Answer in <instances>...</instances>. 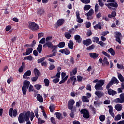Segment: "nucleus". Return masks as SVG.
I'll use <instances>...</instances> for the list:
<instances>
[{"label":"nucleus","instance_id":"1","mask_svg":"<svg viewBox=\"0 0 124 124\" xmlns=\"http://www.w3.org/2000/svg\"><path fill=\"white\" fill-rule=\"evenodd\" d=\"M30 115L31 112L28 111L26 113H20L18 116V121L20 124H24L25 121L27 122L26 124H31L30 121Z\"/></svg>","mask_w":124,"mask_h":124},{"label":"nucleus","instance_id":"2","mask_svg":"<svg viewBox=\"0 0 124 124\" xmlns=\"http://www.w3.org/2000/svg\"><path fill=\"white\" fill-rule=\"evenodd\" d=\"M104 82H105L104 80H98V79L94 80L93 81V83H97L94 87L95 90H98V91H103V87H102V86L104 85Z\"/></svg>","mask_w":124,"mask_h":124},{"label":"nucleus","instance_id":"3","mask_svg":"<svg viewBox=\"0 0 124 124\" xmlns=\"http://www.w3.org/2000/svg\"><path fill=\"white\" fill-rule=\"evenodd\" d=\"M115 0H107V2H111L109 3H106L105 5L109 8V9H112L113 10H115V8H113L112 7H115L117 8L118 5L117 2L115 1Z\"/></svg>","mask_w":124,"mask_h":124},{"label":"nucleus","instance_id":"4","mask_svg":"<svg viewBox=\"0 0 124 124\" xmlns=\"http://www.w3.org/2000/svg\"><path fill=\"white\" fill-rule=\"evenodd\" d=\"M28 28L31 31H37V30H39V26L35 23V22H30Z\"/></svg>","mask_w":124,"mask_h":124},{"label":"nucleus","instance_id":"5","mask_svg":"<svg viewBox=\"0 0 124 124\" xmlns=\"http://www.w3.org/2000/svg\"><path fill=\"white\" fill-rule=\"evenodd\" d=\"M114 37L116 38V41L121 44V38L122 37V33L119 31H116L114 32Z\"/></svg>","mask_w":124,"mask_h":124},{"label":"nucleus","instance_id":"6","mask_svg":"<svg viewBox=\"0 0 124 124\" xmlns=\"http://www.w3.org/2000/svg\"><path fill=\"white\" fill-rule=\"evenodd\" d=\"M18 112H17V110L16 109H14L13 108H10L9 110V115L10 116V117H11V118H12V117H16V116H17Z\"/></svg>","mask_w":124,"mask_h":124},{"label":"nucleus","instance_id":"7","mask_svg":"<svg viewBox=\"0 0 124 124\" xmlns=\"http://www.w3.org/2000/svg\"><path fill=\"white\" fill-rule=\"evenodd\" d=\"M80 113L83 114V118H85V119H89L90 118V114L88 110L86 109H81Z\"/></svg>","mask_w":124,"mask_h":124},{"label":"nucleus","instance_id":"8","mask_svg":"<svg viewBox=\"0 0 124 124\" xmlns=\"http://www.w3.org/2000/svg\"><path fill=\"white\" fill-rule=\"evenodd\" d=\"M76 16L77 17V22H78V23H83V22H84L83 19L80 17V12H79V11H77L76 12Z\"/></svg>","mask_w":124,"mask_h":124},{"label":"nucleus","instance_id":"9","mask_svg":"<svg viewBox=\"0 0 124 124\" xmlns=\"http://www.w3.org/2000/svg\"><path fill=\"white\" fill-rule=\"evenodd\" d=\"M75 103V101L73 99H70L68 103V108L69 110H72L73 105Z\"/></svg>","mask_w":124,"mask_h":124},{"label":"nucleus","instance_id":"10","mask_svg":"<svg viewBox=\"0 0 124 124\" xmlns=\"http://www.w3.org/2000/svg\"><path fill=\"white\" fill-rule=\"evenodd\" d=\"M61 77V72H58L56 74V78L53 80V83L55 84H57L58 82L60 81V78Z\"/></svg>","mask_w":124,"mask_h":124},{"label":"nucleus","instance_id":"11","mask_svg":"<svg viewBox=\"0 0 124 124\" xmlns=\"http://www.w3.org/2000/svg\"><path fill=\"white\" fill-rule=\"evenodd\" d=\"M46 45H47V47L48 48H52V49H57L58 48V46H54L53 45V44H52V42H47L46 43Z\"/></svg>","mask_w":124,"mask_h":124},{"label":"nucleus","instance_id":"12","mask_svg":"<svg viewBox=\"0 0 124 124\" xmlns=\"http://www.w3.org/2000/svg\"><path fill=\"white\" fill-rule=\"evenodd\" d=\"M108 108H109L108 112L109 114L113 118H115V113L113 112V107L112 106H108Z\"/></svg>","mask_w":124,"mask_h":124},{"label":"nucleus","instance_id":"13","mask_svg":"<svg viewBox=\"0 0 124 124\" xmlns=\"http://www.w3.org/2000/svg\"><path fill=\"white\" fill-rule=\"evenodd\" d=\"M59 52L62 53V54H65V55H69L70 54V51L67 48L61 49L59 50Z\"/></svg>","mask_w":124,"mask_h":124},{"label":"nucleus","instance_id":"14","mask_svg":"<svg viewBox=\"0 0 124 124\" xmlns=\"http://www.w3.org/2000/svg\"><path fill=\"white\" fill-rule=\"evenodd\" d=\"M89 56L90 58H92V59H94L95 60V59H97L98 58V56H99V54L96 53H90Z\"/></svg>","mask_w":124,"mask_h":124},{"label":"nucleus","instance_id":"15","mask_svg":"<svg viewBox=\"0 0 124 124\" xmlns=\"http://www.w3.org/2000/svg\"><path fill=\"white\" fill-rule=\"evenodd\" d=\"M95 94L99 98L102 97L104 95V93L99 91H97L95 92Z\"/></svg>","mask_w":124,"mask_h":124},{"label":"nucleus","instance_id":"16","mask_svg":"<svg viewBox=\"0 0 124 124\" xmlns=\"http://www.w3.org/2000/svg\"><path fill=\"white\" fill-rule=\"evenodd\" d=\"M83 43L84 45H86V46H89V45H91V44H92V40L88 39L86 40H84L83 41Z\"/></svg>","mask_w":124,"mask_h":124},{"label":"nucleus","instance_id":"17","mask_svg":"<svg viewBox=\"0 0 124 124\" xmlns=\"http://www.w3.org/2000/svg\"><path fill=\"white\" fill-rule=\"evenodd\" d=\"M32 48H28L26 49V53H23L24 56H28L32 52Z\"/></svg>","mask_w":124,"mask_h":124},{"label":"nucleus","instance_id":"18","mask_svg":"<svg viewBox=\"0 0 124 124\" xmlns=\"http://www.w3.org/2000/svg\"><path fill=\"white\" fill-rule=\"evenodd\" d=\"M31 70H28L26 72L24 73L23 77V78L27 79V77L31 76Z\"/></svg>","mask_w":124,"mask_h":124},{"label":"nucleus","instance_id":"19","mask_svg":"<svg viewBox=\"0 0 124 124\" xmlns=\"http://www.w3.org/2000/svg\"><path fill=\"white\" fill-rule=\"evenodd\" d=\"M74 37L75 40H76L78 43H81L82 39H81V36H80V35H76Z\"/></svg>","mask_w":124,"mask_h":124},{"label":"nucleus","instance_id":"20","mask_svg":"<svg viewBox=\"0 0 124 124\" xmlns=\"http://www.w3.org/2000/svg\"><path fill=\"white\" fill-rule=\"evenodd\" d=\"M64 23V19H60L57 22V25L58 26H62V25H63Z\"/></svg>","mask_w":124,"mask_h":124},{"label":"nucleus","instance_id":"21","mask_svg":"<svg viewBox=\"0 0 124 124\" xmlns=\"http://www.w3.org/2000/svg\"><path fill=\"white\" fill-rule=\"evenodd\" d=\"M115 108L117 111H121L122 109V105L121 104H118L115 106Z\"/></svg>","mask_w":124,"mask_h":124},{"label":"nucleus","instance_id":"22","mask_svg":"<svg viewBox=\"0 0 124 124\" xmlns=\"http://www.w3.org/2000/svg\"><path fill=\"white\" fill-rule=\"evenodd\" d=\"M94 13V11H93V9H91L87 13L85 14V15L88 16H92V15H93Z\"/></svg>","mask_w":124,"mask_h":124},{"label":"nucleus","instance_id":"23","mask_svg":"<svg viewBox=\"0 0 124 124\" xmlns=\"http://www.w3.org/2000/svg\"><path fill=\"white\" fill-rule=\"evenodd\" d=\"M108 93L110 95H111H111H115V94L117 93V92H116V91H113L112 89H108Z\"/></svg>","mask_w":124,"mask_h":124},{"label":"nucleus","instance_id":"24","mask_svg":"<svg viewBox=\"0 0 124 124\" xmlns=\"http://www.w3.org/2000/svg\"><path fill=\"white\" fill-rule=\"evenodd\" d=\"M111 84L113 85V84H119V80L117 79V78L115 77L112 78L111 80Z\"/></svg>","mask_w":124,"mask_h":124},{"label":"nucleus","instance_id":"25","mask_svg":"<svg viewBox=\"0 0 124 124\" xmlns=\"http://www.w3.org/2000/svg\"><path fill=\"white\" fill-rule=\"evenodd\" d=\"M37 100L39 102H42L43 101V98L42 97V96L40 95V94H38L37 95Z\"/></svg>","mask_w":124,"mask_h":124},{"label":"nucleus","instance_id":"26","mask_svg":"<svg viewBox=\"0 0 124 124\" xmlns=\"http://www.w3.org/2000/svg\"><path fill=\"white\" fill-rule=\"evenodd\" d=\"M118 78L119 79L120 81L121 82H124V77H123V76L122 75V74L118 73Z\"/></svg>","mask_w":124,"mask_h":124},{"label":"nucleus","instance_id":"27","mask_svg":"<svg viewBox=\"0 0 124 124\" xmlns=\"http://www.w3.org/2000/svg\"><path fill=\"white\" fill-rule=\"evenodd\" d=\"M77 73V68H75L73 69V70L70 72V76H72V75H76Z\"/></svg>","mask_w":124,"mask_h":124},{"label":"nucleus","instance_id":"28","mask_svg":"<svg viewBox=\"0 0 124 124\" xmlns=\"http://www.w3.org/2000/svg\"><path fill=\"white\" fill-rule=\"evenodd\" d=\"M30 84H31V82L30 81L27 80H25L23 82V86L26 87V88H29V86H30Z\"/></svg>","mask_w":124,"mask_h":124},{"label":"nucleus","instance_id":"29","mask_svg":"<svg viewBox=\"0 0 124 124\" xmlns=\"http://www.w3.org/2000/svg\"><path fill=\"white\" fill-rule=\"evenodd\" d=\"M117 15V13L113 11L111 13V15H108V18H113L114 17H116V16Z\"/></svg>","mask_w":124,"mask_h":124},{"label":"nucleus","instance_id":"30","mask_svg":"<svg viewBox=\"0 0 124 124\" xmlns=\"http://www.w3.org/2000/svg\"><path fill=\"white\" fill-rule=\"evenodd\" d=\"M108 51L109 52L111 56H115V54H116V53L115 52V50H114V49H113L112 47L108 49Z\"/></svg>","mask_w":124,"mask_h":124},{"label":"nucleus","instance_id":"31","mask_svg":"<svg viewBox=\"0 0 124 124\" xmlns=\"http://www.w3.org/2000/svg\"><path fill=\"white\" fill-rule=\"evenodd\" d=\"M34 74L35 75V76H37L38 77L40 75V72H39V70H38L37 69H34Z\"/></svg>","mask_w":124,"mask_h":124},{"label":"nucleus","instance_id":"32","mask_svg":"<svg viewBox=\"0 0 124 124\" xmlns=\"http://www.w3.org/2000/svg\"><path fill=\"white\" fill-rule=\"evenodd\" d=\"M49 110L51 113H53L55 110V105L51 104L49 106Z\"/></svg>","mask_w":124,"mask_h":124},{"label":"nucleus","instance_id":"33","mask_svg":"<svg viewBox=\"0 0 124 124\" xmlns=\"http://www.w3.org/2000/svg\"><path fill=\"white\" fill-rule=\"evenodd\" d=\"M93 28L94 29H95V30H97V29L101 30V23L99 22L98 24H96V25L94 26Z\"/></svg>","mask_w":124,"mask_h":124},{"label":"nucleus","instance_id":"34","mask_svg":"<svg viewBox=\"0 0 124 124\" xmlns=\"http://www.w3.org/2000/svg\"><path fill=\"white\" fill-rule=\"evenodd\" d=\"M44 82L46 87H49V84H50V81H49V79L45 78L44 80Z\"/></svg>","mask_w":124,"mask_h":124},{"label":"nucleus","instance_id":"35","mask_svg":"<svg viewBox=\"0 0 124 124\" xmlns=\"http://www.w3.org/2000/svg\"><path fill=\"white\" fill-rule=\"evenodd\" d=\"M73 45H74L73 41L70 40L69 41V43L68 44V46L69 49H73Z\"/></svg>","mask_w":124,"mask_h":124},{"label":"nucleus","instance_id":"36","mask_svg":"<svg viewBox=\"0 0 124 124\" xmlns=\"http://www.w3.org/2000/svg\"><path fill=\"white\" fill-rule=\"evenodd\" d=\"M58 46L59 48H63L65 46V43L64 42H60Z\"/></svg>","mask_w":124,"mask_h":124},{"label":"nucleus","instance_id":"37","mask_svg":"<svg viewBox=\"0 0 124 124\" xmlns=\"http://www.w3.org/2000/svg\"><path fill=\"white\" fill-rule=\"evenodd\" d=\"M88 98H88L87 96H83L82 97V100L83 102H89V99Z\"/></svg>","mask_w":124,"mask_h":124},{"label":"nucleus","instance_id":"38","mask_svg":"<svg viewBox=\"0 0 124 124\" xmlns=\"http://www.w3.org/2000/svg\"><path fill=\"white\" fill-rule=\"evenodd\" d=\"M114 101L116 103H123V102H124V101L120 98L115 99Z\"/></svg>","mask_w":124,"mask_h":124},{"label":"nucleus","instance_id":"39","mask_svg":"<svg viewBox=\"0 0 124 124\" xmlns=\"http://www.w3.org/2000/svg\"><path fill=\"white\" fill-rule=\"evenodd\" d=\"M91 9V5H85L84 7V10L87 11L88 10H90Z\"/></svg>","mask_w":124,"mask_h":124},{"label":"nucleus","instance_id":"40","mask_svg":"<svg viewBox=\"0 0 124 124\" xmlns=\"http://www.w3.org/2000/svg\"><path fill=\"white\" fill-rule=\"evenodd\" d=\"M37 50L40 54V53H41V51H42V45H39L38 47L37 48Z\"/></svg>","mask_w":124,"mask_h":124},{"label":"nucleus","instance_id":"41","mask_svg":"<svg viewBox=\"0 0 124 124\" xmlns=\"http://www.w3.org/2000/svg\"><path fill=\"white\" fill-rule=\"evenodd\" d=\"M51 40H53V37L52 36H48L46 38V42H50Z\"/></svg>","mask_w":124,"mask_h":124},{"label":"nucleus","instance_id":"42","mask_svg":"<svg viewBox=\"0 0 124 124\" xmlns=\"http://www.w3.org/2000/svg\"><path fill=\"white\" fill-rule=\"evenodd\" d=\"M55 115H56V118H57V119H58L59 120H60V119L62 118V114L61 113L56 112L55 113Z\"/></svg>","mask_w":124,"mask_h":124},{"label":"nucleus","instance_id":"43","mask_svg":"<svg viewBox=\"0 0 124 124\" xmlns=\"http://www.w3.org/2000/svg\"><path fill=\"white\" fill-rule=\"evenodd\" d=\"M93 42H96V43H98V41H99V38L97 37H94L93 38Z\"/></svg>","mask_w":124,"mask_h":124},{"label":"nucleus","instance_id":"44","mask_svg":"<svg viewBox=\"0 0 124 124\" xmlns=\"http://www.w3.org/2000/svg\"><path fill=\"white\" fill-rule=\"evenodd\" d=\"M27 89H28V87H26V86H23L22 87V92L24 95L26 94L27 93Z\"/></svg>","mask_w":124,"mask_h":124},{"label":"nucleus","instance_id":"45","mask_svg":"<svg viewBox=\"0 0 124 124\" xmlns=\"http://www.w3.org/2000/svg\"><path fill=\"white\" fill-rule=\"evenodd\" d=\"M65 36L66 38H67V39H70V37H71V35L68 32H65Z\"/></svg>","mask_w":124,"mask_h":124},{"label":"nucleus","instance_id":"46","mask_svg":"<svg viewBox=\"0 0 124 124\" xmlns=\"http://www.w3.org/2000/svg\"><path fill=\"white\" fill-rule=\"evenodd\" d=\"M121 119H122L121 114H118L116 116H115L114 120L115 121H120Z\"/></svg>","mask_w":124,"mask_h":124},{"label":"nucleus","instance_id":"47","mask_svg":"<svg viewBox=\"0 0 124 124\" xmlns=\"http://www.w3.org/2000/svg\"><path fill=\"white\" fill-rule=\"evenodd\" d=\"M103 62L105 64H107V65H109V62H108V60H107V58L105 57L104 58Z\"/></svg>","mask_w":124,"mask_h":124},{"label":"nucleus","instance_id":"48","mask_svg":"<svg viewBox=\"0 0 124 124\" xmlns=\"http://www.w3.org/2000/svg\"><path fill=\"white\" fill-rule=\"evenodd\" d=\"M42 86L40 84H36L34 85V88L36 89V90H40V88H42Z\"/></svg>","mask_w":124,"mask_h":124},{"label":"nucleus","instance_id":"49","mask_svg":"<svg viewBox=\"0 0 124 124\" xmlns=\"http://www.w3.org/2000/svg\"><path fill=\"white\" fill-rule=\"evenodd\" d=\"M99 119L101 122H104V121H105V116L102 115L99 117Z\"/></svg>","mask_w":124,"mask_h":124},{"label":"nucleus","instance_id":"50","mask_svg":"<svg viewBox=\"0 0 124 124\" xmlns=\"http://www.w3.org/2000/svg\"><path fill=\"white\" fill-rule=\"evenodd\" d=\"M47 58V56L46 57H43L38 60V63H40V62H42L44 61H45V59Z\"/></svg>","mask_w":124,"mask_h":124},{"label":"nucleus","instance_id":"51","mask_svg":"<svg viewBox=\"0 0 124 124\" xmlns=\"http://www.w3.org/2000/svg\"><path fill=\"white\" fill-rule=\"evenodd\" d=\"M38 13L39 15H42L44 13V10L43 9H40L38 11Z\"/></svg>","mask_w":124,"mask_h":124},{"label":"nucleus","instance_id":"52","mask_svg":"<svg viewBox=\"0 0 124 124\" xmlns=\"http://www.w3.org/2000/svg\"><path fill=\"white\" fill-rule=\"evenodd\" d=\"M117 68H119V69H123L124 68V65L123 64H120L119 63L117 64Z\"/></svg>","mask_w":124,"mask_h":124},{"label":"nucleus","instance_id":"53","mask_svg":"<svg viewBox=\"0 0 124 124\" xmlns=\"http://www.w3.org/2000/svg\"><path fill=\"white\" fill-rule=\"evenodd\" d=\"M102 53L104 55V56H106V57H108V58L109 59H110V55H109L108 53H107V52H105V51H102Z\"/></svg>","mask_w":124,"mask_h":124},{"label":"nucleus","instance_id":"54","mask_svg":"<svg viewBox=\"0 0 124 124\" xmlns=\"http://www.w3.org/2000/svg\"><path fill=\"white\" fill-rule=\"evenodd\" d=\"M55 67H56L54 64H50L48 67V69H49V70H53V69H55Z\"/></svg>","mask_w":124,"mask_h":124},{"label":"nucleus","instance_id":"55","mask_svg":"<svg viewBox=\"0 0 124 124\" xmlns=\"http://www.w3.org/2000/svg\"><path fill=\"white\" fill-rule=\"evenodd\" d=\"M25 67V65H24V62L22 63V65L21 66V67L20 68H19L18 69V71L19 72L22 73L23 72V69L24 68V67Z\"/></svg>","mask_w":124,"mask_h":124},{"label":"nucleus","instance_id":"56","mask_svg":"<svg viewBox=\"0 0 124 124\" xmlns=\"http://www.w3.org/2000/svg\"><path fill=\"white\" fill-rule=\"evenodd\" d=\"M94 48V45H92L90 46L87 47V50H93V49Z\"/></svg>","mask_w":124,"mask_h":124},{"label":"nucleus","instance_id":"57","mask_svg":"<svg viewBox=\"0 0 124 124\" xmlns=\"http://www.w3.org/2000/svg\"><path fill=\"white\" fill-rule=\"evenodd\" d=\"M24 60H28V61H31L32 60V57L30 55L24 58Z\"/></svg>","mask_w":124,"mask_h":124},{"label":"nucleus","instance_id":"58","mask_svg":"<svg viewBox=\"0 0 124 124\" xmlns=\"http://www.w3.org/2000/svg\"><path fill=\"white\" fill-rule=\"evenodd\" d=\"M83 3H90L91 2V0H80Z\"/></svg>","mask_w":124,"mask_h":124},{"label":"nucleus","instance_id":"59","mask_svg":"<svg viewBox=\"0 0 124 124\" xmlns=\"http://www.w3.org/2000/svg\"><path fill=\"white\" fill-rule=\"evenodd\" d=\"M108 33H109V31H103V32H101V35L105 36V35H107V34H108Z\"/></svg>","mask_w":124,"mask_h":124},{"label":"nucleus","instance_id":"60","mask_svg":"<svg viewBox=\"0 0 124 124\" xmlns=\"http://www.w3.org/2000/svg\"><path fill=\"white\" fill-rule=\"evenodd\" d=\"M99 7L98 4L96 3L95 6V12H98Z\"/></svg>","mask_w":124,"mask_h":124},{"label":"nucleus","instance_id":"61","mask_svg":"<svg viewBox=\"0 0 124 124\" xmlns=\"http://www.w3.org/2000/svg\"><path fill=\"white\" fill-rule=\"evenodd\" d=\"M77 78H78V82H81V81H82V80H83V77H82L80 76H78L77 77Z\"/></svg>","mask_w":124,"mask_h":124},{"label":"nucleus","instance_id":"62","mask_svg":"<svg viewBox=\"0 0 124 124\" xmlns=\"http://www.w3.org/2000/svg\"><path fill=\"white\" fill-rule=\"evenodd\" d=\"M33 91V86L31 85H30L29 88V92H31Z\"/></svg>","mask_w":124,"mask_h":124},{"label":"nucleus","instance_id":"63","mask_svg":"<svg viewBox=\"0 0 124 124\" xmlns=\"http://www.w3.org/2000/svg\"><path fill=\"white\" fill-rule=\"evenodd\" d=\"M41 44H44L45 43V38H43L39 42Z\"/></svg>","mask_w":124,"mask_h":124},{"label":"nucleus","instance_id":"64","mask_svg":"<svg viewBox=\"0 0 124 124\" xmlns=\"http://www.w3.org/2000/svg\"><path fill=\"white\" fill-rule=\"evenodd\" d=\"M120 98L124 102V93H122L120 95Z\"/></svg>","mask_w":124,"mask_h":124}]
</instances>
